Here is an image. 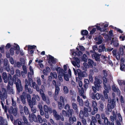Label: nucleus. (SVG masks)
<instances>
[{
	"instance_id": "obj_37",
	"label": "nucleus",
	"mask_w": 125,
	"mask_h": 125,
	"mask_svg": "<svg viewBox=\"0 0 125 125\" xmlns=\"http://www.w3.org/2000/svg\"><path fill=\"white\" fill-rule=\"evenodd\" d=\"M112 89L114 92H118L119 89L118 88H116L115 85H113L112 86Z\"/></svg>"
},
{
	"instance_id": "obj_45",
	"label": "nucleus",
	"mask_w": 125,
	"mask_h": 125,
	"mask_svg": "<svg viewBox=\"0 0 125 125\" xmlns=\"http://www.w3.org/2000/svg\"><path fill=\"white\" fill-rule=\"evenodd\" d=\"M87 57L85 54H84L82 57V59L85 62H86L87 61Z\"/></svg>"
},
{
	"instance_id": "obj_49",
	"label": "nucleus",
	"mask_w": 125,
	"mask_h": 125,
	"mask_svg": "<svg viewBox=\"0 0 125 125\" xmlns=\"http://www.w3.org/2000/svg\"><path fill=\"white\" fill-rule=\"evenodd\" d=\"M64 104L63 103H61V102H58V105L59 109H61L62 108V106L64 105Z\"/></svg>"
},
{
	"instance_id": "obj_5",
	"label": "nucleus",
	"mask_w": 125,
	"mask_h": 125,
	"mask_svg": "<svg viewBox=\"0 0 125 125\" xmlns=\"http://www.w3.org/2000/svg\"><path fill=\"white\" fill-rule=\"evenodd\" d=\"M102 83V81L96 77L95 78V81L94 82V86H92V89L94 93H96V91H99L101 87L100 84Z\"/></svg>"
},
{
	"instance_id": "obj_44",
	"label": "nucleus",
	"mask_w": 125,
	"mask_h": 125,
	"mask_svg": "<svg viewBox=\"0 0 125 125\" xmlns=\"http://www.w3.org/2000/svg\"><path fill=\"white\" fill-rule=\"evenodd\" d=\"M55 94L56 95H58L59 92L60 91V89L58 85H56L55 86Z\"/></svg>"
},
{
	"instance_id": "obj_29",
	"label": "nucleus",
	"mask_w": 125,
	"mask_h": 125,
	"mask_svg": "<svg viewBox=\"0 0 125 125\" xmlns=\"http://www.w3.org/2000/svg\"><path fill=\"white\" fill-rule=\"evenodd\" d=\"M97 120L94 117H92V120L90 122V125H96L95 123L97 122Z\"/></svg>"
},
{
	"instance_id": "obj_16",
	"label": "nucleus",
	"mask_w": 125,
	"mask_h": 125,
	"mask_svg": "<svg viewBox=\"0 0 125 125\" xmlns=\"http://www.w3.org/2000/svg\"><path fill=\"white\" fill-rule=\"evenodd\" d=\"M61 69L60 67H58L56 68V70L57 72L59 74L58 75V77L59 80L61 82H62L63 81L62 78V77L63 76H62V75L61 74Z\"/></svg>"
},
{
	"instance_id": "obj_30",
	"label": "nucleus",
	"mask_w": 125,
	"mask_h": 125,
	"mask_svg": "<svg viewBox=\"0 0 125 125\" xmlns=\"http://www.w3.org/2000/svg\"><path fill=\"white\" fill-rule=\"evenodd\" d=\"M77 101L78 102L79 105L80 106H83V102L82 99L80 98L79 96H77Z\"/></svg>"
},
{
	"instance_id": "obj_61",
	"label": "nucleus",
	"mask_w": 125,
	"mask_h": 125,
	"mask_svg": "<svg viewBox=\"0 0 125 125\" xmlns=\"http://www.w3.org/2000/svg\"><path fill=\"white\" fill-rule=\"evenodd\" d=\"M92 106L93 107H97V103L95 101L93 100L92 102Z\"/></svg>"
},
{
	"instance_id": "obj_27",
	"label": "nucleus",
	"mask_w": 125,
	"mask_h": 125,
	"mask_svg": "<svg viewBox=\"0 0 125 125\" xmlns=\"http://www.w3.org/2000/svg\"><path fill=\"white\" fill-rule=\"evenodd\" d=\"M69 117V122L71 124H73L74 122H75L76 121V119L74 116H73L72 117L71 116Z\"/></svg>"
},
{
	"instance_id": "obj_35",
	"label": "nucleus",
	"mask_w": 125,
	"mask_h": 125,
	"mask_svg": "<svg viewBox=\"0 0 125 125\" xmlns=\"http://www.w3.org/2000/svg\"><path fill=\"white\" fill-rule=\"evenodd\" d=\"M93 107V110L92 111L91 113V114L94 115L98 111V108L97 107Z\"/></svg>"
},
{
	"instance_id": "obj_64",
	"label": "nucleus",
	"mask_w": 125,
	"mask_h": 125,
	"mask_svg": "<svg viewBox=\"0 0 125 125\" xmlns=\"http://www.w3.org/2000/svg\"><path fill=\"white\" fill-rule=\"evenodd\" d=\"M113 29H114L117 32H119L121 33H123V31H122L121 29L116 27H114V28Z\"/></svg>"
},
{
	"instance_id": "obj_25",
	"label": "nucleus",
	"mask_w": 125,
	"mask_h": 125,
	"mask_svg": "<svg viewBox=\"0 0 125 125\" xmlns=\"http://www.w3.org/2000/svg\"><path fill=\"white\" fill-rule=\"evenodd\" d=\"M8 112L9 113H13L15 114V113L16 115L17 113V111L15 108H13V107H10L9 109Z\"/></svg>"
},
{
	"instance_id": "obj_18",
	"label": "nucleus",
	"mask_w": 125,
	"mask_h": 125,
	"mask_svg": "<svg viewBox=\"0 0 125 125\" xmlns=\"http://www.w3.org/2000/svg\"><path fill=\"white\" fill-rule=\"evenodd\" d=\"M106 48L104 44H102L99 46V48L98 49V52H104L105 51Z\"/></svg>"
},
{
	"instance_id": "obj_7",
	"label": "nucleus",
	"mask_w": 125,
	"mask_h": 125,
	"mask_svg": "<svg viewBox=\"0 0 125 125\" xmlns=\"http://www.w3.org/2000/svg\"><path fill=\"white\" fill-rule=\"evenodd\" d=\"M32 79L31 78H29L28 79V82L27 80H25V91L27 92H28L29 94H31L32 92L31 88H28L29 85L31 87H32V83H31L32 82Z\"/></svg>"
},
{
	"instance_id": "obj_19",
	"label": "nucleus",
	"mask_w": 125,
	"mask_h": 125,
	"mask_svg": "<svg viewBox=\"0 0 125 125\" xmlns=\"http://www.w3.org/2000/svg\"><path fill=\"white\" fill-rule=\"evenodd\" d=\"M53 113L56 120H58L60 119L61 116L57 114V112L55 110H53Z\"/></svg>"
},
{
	"instance_id": "obj_55",
	"label": "nucleus",
	"mask_w": 125,
	"mask_h": 125,
	"mask_svg": "<svg viewBox=\"0 0 125 125\" xmlns=\"http://www.w3.org/2000/svg\"><path fill=\"white\" fill-rule=\"evenodd\" d=\"M121 55L120 52H118L117 53L116 55H115L117 60H118L120 59Z\"/></svg>"
},
{
	"instance_id": "obj_33",
	"label": "nucleus",
	"mask_w": 125,
	"mask_h": 125,
	"mask_svg": "<svg viewBox=\"0 0 125 125\" xmlns=\"http://www.w3.org/2000/svg\"><path fill=\"white\" fill-rule=\"evenodd\" d=\"M103 37L101 36H99L98 41L96 42V43L98 45L101 44L102 42Z\"/></svg>"
},
{
	"instance_id": "obj_63",
	"label": "nucleus",
	"mask_w": 125,
	"mask_h": 125,
	"mask_svg": "<svg viewBox=\"0 0 125 125\" xmlns=\"http://www.w3.org/2000/svg\"><path fill=\"white\" fill-rule=\"evenodd\" d=\"M108 25L107 24H105L102 28V31H105L106 30V28L108 27Z\"/></svg>"
},
{
	"instance_id": "obj_40",
	"label": "nucleus",
	"mask_w": 125,
	"mask_h": 125,
	"mask_svg": "<svg viewBox=\"0 0 125 125\" xmlns=\"http://www.w3.org/2000/svg\"><path fill=\"white\" fill-rule=\"evenodd\" d=\"M94 62L92 60L89 59L88 60V64L89 67H93V64Z\"/></svg>"
},
{
	"instance_id": "obj_41",
	"label": "nucleus",
	"mask_w": 125,
	"mask_h": 125,
	"mask_svg": "<svg viewBox=\"0 0 125 125\" xmlns=\"http://www.w3.org/2000/svg\"><path fill=\"white\" fill-rule=\"evenodd\" d=\"M28 50L29 51L30 50H35L36 47V46L35 45H28Z\"/></svg>"
},
{
	"instance_id": "obj_12",
	"label": "nucleus",
	"mask_w": 125,
	"mask_h": 125,
	"mask_svg": "<svg viewBox=\"0 0 125 125\" xmlns=\"http://www.w3.org/2000/svg\"><path fill=\"white\" fill-rule=\"evenodd\" d=\"M95 118L96 119V120H97L98 123L100 125H104V122L103 120H104L101 117V116L99 114H97L95 116Z\"/></svg>"
},
{
	"instance_id": "obj_23",
	"label": "nucleus",
	"mask_w": 125,
	"mask_h": 125,
	"mask_svg": "<svg viewBox=\"0 0 125 125\" xmlns=\"http://www.w3.org/2000/svg\"><path fill=\"white\" fill-rule=\"evenodd\" d=\"M84 83L83 87L85 89H86L88 88V85L89 84V81L88 79H85L84 80Z\"/></svg>"
},
{
	"instance_id": "obj_14",
	"label": "nucleus",
	"mask_w": 125,
	"mask_h": 125,
	"mask_svg": "<svg viewBox=\"0 0 125 125\" xmlns=\"http://www.w3.org/2000/svg\"><path fill=\"white\" fill-rule=\"evenodd\" d=\"M110 44H113L115 47H117L119 45L118 41L117 38H113Z\"/></svg>"
},
{
	"instance_id": "obj_50",
	"label": "nucleus",
	"mask_w": 125,
	"mask_h": 125,
	"mask_svg": "<svg viewBox=\"0 0 125 125\" xmlns=\"http://www.w3.org/2000/svg\"><path fill=\"white\" fill-rule=\"evenodd\" d=\"M55 79H56L57 78V74L56 73L51 72L50 74Z\"/></svg>"
},
{
	"instance_id": "obj_8",
	"label": "nucleus",
	"mask_w": 125,
	"mask_h": 125,
	"mask_svg": "<svg viewBox=\"0 0 125 125\" xmlns=\"http://www.w3.org/2000/svg\"><path fill=\"white\" fill-rule=\"evenodd\" d=\"M16 84V88L17 93L18 94L23 90V87L21 84V83L20 80L17 78V79L14 82Z\"/></svg>"
},
{
	"instance_id": "obj_38",
	"label": "nucleus",
	"mask_w": 125,
	"mask_h": 125,
	"mask_svg": "<svg viewBox=\"0 0 125 125\" xmlns=\"http://www.w3.org/2000/svg\"><path fill=\"white\" fill-rule=\"evenodd\" d=\"M72 105L73 108L74 110H75L77 112L78 110V109L77 104L76 103L73 102L72 103Z\"/></svg>"
},
{
	"instance_id": "obj_28",
	"label": "nucleus",
	"mask_w": 125,
	"mask_h": 125,
	"mask_svg": "<svg viewBox=\"0 0 125 125\" xmlns=\"http://www.w3.org/2000/svg\"><path fill=\"white\" fill-rule=\"evenodd\" d=\"M92 48L93 50H91L90 51V53L91 54H92V53L96 52L95 50H98V48H97V46L96 45L93 46L92 47Z\"/></svg>"
},
{
	"instance_id": "obj_58",
	"label": "nucleus",
	"mask_w": 125,
	"mask_h": 125,
	"mask_svg": "<svg viewBox=\"0 0 125 125\" xmlns=\"http://www.w3.org/2000/svg\"><path fill=\"white\" fill-rule=\"evenodd\" d=\"M62 112L63 116L65 117H68L67 113L66 111L63 110L62 111Z\"/></svg>"
},
{
	"instance_id": "obj_57",
	"label": "nucleus",
	"mask_w": 125,
	"mask_h": 125,
	"mask_svg": "<svg viewBox=\"0 0 125 125\" xmlns=\"http://www.w3.org/2000/svg\"><path fill=\"white\" fill-rule=\"evenodd\" d=\"M120 68L121 71H124L125 69V65L122 64H120Z\"/></svg>"
},
{
	"instance_id": "obj_59",
	"label": "nucleus",
	"mask_w": 125,
	"mask_h": 125,
	"mask_svg": "<svg viewBox=\"0 0 125 125\" xmlns=\"http://www.w3.org/2000/svg\"><path fill=\"white\" fill-rule=\"evenodd\" d=\"M72 64L75 67L76 66L79 68L80 67V65L79 64V66L78 65V64H77V63H78V62H76L74 61H73L72 62Z\"/></svg>"
},
{
	"instance_id": "obj_60",
	"label": "nucleus",
	"mask_w": 125,
	"mask_h": 125,
	"mask_svg": "<svg viewBox=\"0 0 125 125\" xmlns=\"http://www.w3.org/2000/svg\"><path fill=\"white\" fill-rule=\"evenodd\" d=\"M4 46L3 45H1V47H0V52L2 53H4Z\"/></svg>"
},
{
	"instance_id": "obj_42",
	"label": "nucleus",
	"mask_w": 125,
	"mask_h": 125,
	"mask_svg": "<svg viewBox=\"0 0 125 125\" xmlns=\"http://www.w3.org/2000/svg\"><path fill=\"white\" fill-rule=\"evenodd\" d=\"M24 112L26 115H29V114H30L29 113L28 109L26 106H25L24 107Z\"/></svg>"
},
{
	"instance_id": "obj_51",
	"label": "nucleus",
	"mask_w": 125,
	"mask_h": 125,
	"mask_svg": "<svg viewBox=\"0 0 125 125\" xmlns=\"http://www.w3.org/2000/svg\"><path fill=\"white\" fill-rule=\"evenodd\" d=\"M49 108L47 106V105H45L43 107V109L45 113H48V109Z\"/></svg>"
},
{
	"instance_id": "obj_31",
	"label": "nucleus",
	"mask_w": 125,
	"mask_h": 125,
	"mask_svg": "<svg viewBox=\"0 0 125 125\" xmlns=\"http://www.w3.org/2000/svg\"><path fill=\"white\" fill-rule=\"evenodd\" d=\"M95 96H96L95 99L97 100L99 99L100 98H101V99L102 100H104L103 96L101 94H99L98 93L96 94Z\"/></svg>"
},
{
	"instance_id": "obj_4",
	"label": "nucleus",
	"mask_w": 125,
	"mask_h": 125,
	"mask_svg": "<svg viewBox=\"0 0 125 125\" xmlns=\"http://www.w3.org/2000/svg\"><path fill=\"white\" fill-rule=\"evenodd\" d=\"M73 70L74 72V74L75 75H78V77L76 78V81L78 80V79L81 80L82 77H86L87 76L86 72L84 71H82L81 70L77 69L76 70L75 69L73 68Z\"/></svg>"
},
{
	"instance_id": "obj_13",
	"label": "nucleus",
	"mask_w": 125,
	"mask_h": 125,
	"mask_svg": "<svg viewBox=\"0 0 125 125\" xmlns=\"http://www.w3.org/2000/svg\"><path fill=\"white\" fill-rule=\"evenodd\" d=\"M29 120L31 122H32L33 121L35 122H37V119L35 115L33 113H32L31 115L29 114Z\"/></svg>"
},
{
	"instance_id": "obj_6",
	"label": "nucleus",
	"mask_w": 125,
	"mask_h": 125,
	"mask_svg": "<svg viewBox=\"0 0 125 125\" xmlns=\"http://www.w3.org/2000/svg\"><path fill=\"white\" fill-rule=\"evenodd\" d=\"M101 117L102 119L104 120V123L106 125H115L114 122V121L115 118L113 116H110V119L111 121V123L108 120L107 117H106L105 115L104 114H101Z\"/></svg>"
},
{
	"instance_id": "obj_10",
	"label": "nucleus",
	"mask_w": 125,
	"mask_h": 125,
	"mask_svg": "<svg viewBox=\"0 0 125 125\" xmlns=\"http://www.w3.org/2000/svg\"><path fill=\"white\" fill-rule=\"evenodd\" d=\"M7 97V95L5 89L4 88L2 89V91H0V98L2 101H4V99H6Z\"/></svg>"
},
{
	"instance_id": "obj_15",
	"label": "nucleus",
	"mask_w": 125,
	"mask_h": 125,
	"mask_svg": "<svg viewBox=\"0 0 125 125\" xmlns=\"http://www.w3.org/2000/svg\"><path fill=\"white\" fill-rule=\"evenodd\" d=\"M49 60L48 61V62L50 64L52 62V63L53 64H55L57 62L56 59L54 57L50 55H49Z\"/></svg>"
},
{
	"instance_id": "obj_1",
	"label": "nucleus",
	"mask_w": 125,
	"mask_h": 125,
	"mask_svg": "<svg viewBox=\"0 0 125 125\" xmlns=\"http://www.w3.org/2000/svg\"><path fill=\"white\" fill-rule=\"evenodd\" d=\"M20 97L21 101L23 104H25L26 103L25 99H27L29 104L31 108H32L33 105H35L37 102L40 100L39 97L37 95H35L34 97H32L31 100L30 95L29 94H27L25 92H23Z\"/></svg>"
},
{
	"instance_id": "obj_22",
	"label": "nucleus",
	"mask_w": 125,
	"mask_h": 125,
	"mask_svg": "<svg viewBox=\"0 0 125 125\" xmlns=\"http://www.w3.org/2000/svg\"><path fill=\"white\" fill-rule=\"evenodd\" d=\"M0 125H7V122L2 117H0Z\"/></svg>"
},
{
	"instance_id": "obj_48",
	"label": "nucleus",
	"mask_w": 125,
	"mask_h": 125,
	"mask_svg": "<svg viewBox=\"0 0 125 125\" xmlns=\"http://www.w3.org/2000/svg\"><path fill=\"white\" fill-rule=\"evenodd\" d=\"M64 93L65 94H67L68 92V88L66 86H64L63 88Z\"/></svg>"
},
{
	"instance_id": "obj_17",
	"label": "nucleus",
	"mask_w": 125,
	"mask_h": 125,
	"mask_svg": "<svg viewBox=\"0 0 125 125\" xmlns=\"http://www.w3.org/2000/svg\"><path fill=\"white\" fill-rule=\"evenodd\" d=\"M91 55L93 58L96 61H100V55H99V54L97 53L96 52L93 53H92Z\"/></svg>"
},
{
	"instance_id": "obj_36",
	"label": "nucleus",
	"mask_w": 125,
	"mask_h": 125,
	"mask_svg": "<svg viewBox=\"0 0 125 125\" xmlns=\"http://www.w3.org/2000/svg\"><path fill=\"white\" fill-rule=\"evenodd\" d=\"M103 83L104 84V88H105V87H108V86H107L106 85V83H107V80L106 78H103Z\"/></svg>"
},
{
	"instance_id": "obj_43",
	"label": "nucleus",
	"mask_w": 125,
	"mask_h": 125,
	"mask_svg": "<svg viewBox=\"0 0 125 125\" xmlns=\"http://www.w3.org/2000/svg\"><path fill=\"white\" fill-rule=\"evenodd\" d=\"M79 92L80 95H83L84 93V91L83 87H81V89H79Z\"/></svg>"
},
{
	"instance_id": "obj_21",
	"label": "nucleus",
	"mask_w": 125,
	"mask_h": 125,
	"mask_svg": "<svg viewBox=\"0 0 125 125\" xmlns=\"http://www.w3.org/2000/svg\"><path fill=\"white\" fill-rule=\"evenodd\" d=\"M72 55L74 56H80L82 55L83 54L82 52L79 51L77 52V51H74L72 52Z\"/></svg>"
},
{
	"instance_id": "obj_11",
	"label": "nucleus",
	"mask_w": 125,
	"mask_h": 125,
	"mask_svg": "<svg viewBox=\"0 0 125 125\" xmlns=\"http://www.w3.org/2000/svg\"><path fill=\"white\" fill-rule=\"evenodd\" d=\"M95 118L96 119V120H97L98 123L100 125H104V122L103 120H104L101 117V116L99 114H97L95 116Z\"/></svg>"
},
{
	"instance_id": "obj_32",
	"label": "nucleus",
	"mask_w": 125,
	"mask_h": 125,
	"mask_svg": "<svg viewBox=\"0 0 125 125\" xmlns=\"http://www.w3.org/2000/svg\"><path fill=\"white\" fill-rule=\"evenodd\" d=\"M73 113V110L72 109H70L67 111L68 117L72 116V114Z\"/></svg>"
},
{
	"instance_id": "obj_62",
	"label": "nucleus",
	"mask_w": 125,
	"mask_h": 125,
	"mask_svg": "<svg viewBox=\"0 0 125 125\" xmlns=\"http://www.w3.org/2000/svg\"><path fill=\"white\" fill-rule=\"evenodd\" d=\"M13 48L14 49V50H17L19 51L20 48V47L19 45H17L16 46H14L13 47Z\"/></svg>"
},
{
	"instance_id": "obj_20",
	"label": "nucleus",
	"mask_w": 125,
	"mask_h": 125,
	"mask_svg": "<svg viewBox=\"0 0 125 125\" xmlns=\"http://www.w3.org/2000/svg\"><path fill=\"white\" fill-rule=\"evenodd\" d=\"M61 74L62 75V76H63L64 79L67 81H68L69 79V75L67 74H65V73H63V70L62 68L61 69Z\"/></svg>"
},
{
	"instance_id": "obj_39",
	"label": "nucleus",
	"mask_w": 125,
	"mask_h": 125,
	"mask_svg": "<svg viewBox=\"0 0 125 125\" xmlns=\"http://www.w3.org/2000/svg\"><path fill=\"white\" fill-rule=\"evenodd\" d=\"M9 84L8 83V85L7 87V89L9 92L10 93H12L13 92V89L12 86H10Z\"/></svg>"
},
{
	"instance_id": "obj_26",
	"label": "nucleus",
	"mask_w": 125,
	"mask_h": 125,
	"mask_svg": "<svg viewBox=\"0 0 125 125\" xmlns=\"http://www.w3.org/2000/svg\"><path fill=\"white\" fill-rule=\"evenodd\" d=\"M33 87L34 89H35L37 91V92H39L40 89L38 86V85H36V83L35 82H32V85L31 87Z\"/></svg>"
},
{
	"instance_id": "obj_53",
	"label": "nucleus",
	"mask_w": 125,
	"mask_h": 125,
	"mask_svg": "<svg viewBox=\"0 0 125 125\" xmlns=\"http://www.w3.org/2000/svg\"><path fill=\"white\" fill-rule=\"evenodd\" d=\"M104 107V106L103 103H101L100 104L99 107V109L101 111H103Z\"/></svg>"
},
{
	"instance_id": "obj_52",
	"label": "nucleus",
	"mask_w": 125,
	"mask_h": 125,
	"mask_svg": "<svg viewBox=\"0 0 125 125\" xmlns=\"http://www.w3.org/2000/svg\"><path fill=\"white\" fill-rule=\"evenodd\" d=\"M41 96L42 99L43 101H45L47 99L48 97L47 96L46 97L45 94L44 93L42 94Z\"/></svg>"
},
{
	"instance_id": "obj_47",
	"label": "nucleus",
	"mask_w": 125,
	"mask_h": 125,
	"mask_svg": "<svg viewBox=\"0 0 125 125\" xmlns=\"http://www.w3.org/2000/svg\"><path fill=\"white\" fill-rule=\"evenodd\" d=\"M124 46H122L120 47L119 51L121 55H123L124 54Z\"/></svg>"
},
{
	"instance_id": "obj_9",
	"label": "nucleus",
	"mask_w": 125,
	"mask_h": 125,
	"mask_svg": "<svg viewBox=\"0 0 125 125\" xmlns=\"http://www.w3.org/2000/svg\"><path fill=\"white\" fill-rule=\"evenodd\" d=\"M108 104H107V107L109 111H112V109H113L115 106V102L114 99L108 101Z\"/></svg>"
},
{
	"instance_id": "obj_34",
	"label": "nucleus",
	"mask_w": 125,
	"mask_h": 125,
	"mask_svg": "<svg viewBox=\"0 0 125 125\" xmlns=\"http://www.w3.org/2000/svg\"><path fill=\"white\" fill-rule=\"evenodd\" d=\"M105 89V90L103 91V94L104 95V93L105 92V95L107 94V93H109V90L111 89V87L110 86H108V87L104 88Z\"/></svg>"
},
{
	"instance_id": "obj_56",
	"label": "nucleus",
	"mask_w": 125,
	"mask_h": 125,
	"mask_svg": "<svg viewBox=\"0 0 125 125\" xmlns=\"http://www.w3.org/2000/svg\"><path fill=\"white\" fill-rule=\"evenodd\" d=\"M10 51L11 55L12 56L14 55V49L12 47H11L10 49Z\"/></svg>"
},
{
	"instance_id": "obj_2",
	"label": "nucleus",
	"mask_w": 125,
	"mask_h": 125,
	"mask_svg": "<svg viewBox=\"0 0 125 125\" xmlns=\"http://www.w3.org/2000/svg\"><path fill=\"white\" fill-rule=\"evenodd\" d=\"M91 111V107H89L88 109L86 107H84L83 108V111L81 110L80 112L79 116L80 118L82 119L81 122L83 125H86V121L85 119L84 118V117H87L89 115V114L88 112H90Z\"/></svg>"
},
{
	"instance_id": "obj_24",
	"label": "nucleus",
	"mask_w": 125,
	"mask_h": 125,
	"mask_svg": "<svg viewBox=\"0 0 125 125\" xmlns=\"http://www.w3.org/2000/svg\"><path fill=\"white\" fill-rule=\"evenodd\" d=\"M50 71L51 70L49 67L47 66L46 67V69H44L43 70V73L44 75H47Z\"/></svg>"
},
{
	"instance_id": "obj_46",
	"label": "nucleus",
	"mask_w": 125,
	"mask_h": 125,
	"mask_svg": "<svg viewBox=\"0 0 125 125\" xmlns=\"http://www.w3.org/2000/svg\"><path fill=\"white\" fill-rule=\"evenodd\" d=\"M88 34V32L86 30H82L81 31V34L82 35H87Z\"/></svg>"
},
{
	"instance_id": "obj_3",
	"label": "nucleus",
	"mask_w": 125,
	"mask_h": 125,
	"mask_svg": "<svg viewBox=\"0 0 125 125\" xmlns=\"http://www.w3.org/2000/svg\"><path fill=\"white\" fill-rule=\"evenodd\" d=\"M2 78L4 83H7L8 81V83L12 86L13 85V83L17 79V77L15 75L13 76L12 78L10 74H9L8 76L6 73L3 72L2 73Z\"/></svg>"
},
{
	"instance_id": "obj_54",
	"label": "nucleus",
	"mask_w": 125,
	"mask_h": 125,
	"mask_svg": "<svg viewBox=\"0 0 125 125\" xmlns=\"http://www.w3.org/2000/svg\"><path fill=\"white\" fill-rule=\"evenodd\" d=\"M37 117L39 122L40 123H42L43 122V120L41 116L40 115H38L37 116Z\"/></svg>"
}]
</instances>
